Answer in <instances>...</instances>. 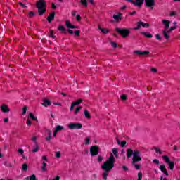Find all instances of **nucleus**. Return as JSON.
Instances as JSON below:
<instances>
[{
	"label": "nucleus",
	"mask_w": 180,
	"mask_h": 180,
	"mask_svg": "<svg viewBox=\"0 0 180 180\" xmlns=\"http://www.w3.org/2000/svg\"><path fill=\"white\" fill-rule=\"evenodd\" d=\"M115 156H113V153H110V157L108 158L107 161H105L104 164L101 166L102 169L105 171L103 174V178L104 180L108 179V175H109V171H111L112 168L115 167Z\"/></svg>",
	"instance_id": "obj_1"
},
{
	"label": "nucleus",
	"mask_w": 180,
	"mask_h": 180,
	"mask_svg": "<svg viewBox=\"0 0 180 180\" xmlns=\"http://www.w3.org/2000/svg\"><path fill=\"white\" fill-rule=\"evenodd\" d=\"M162 23L164 26L163 30L162 31L163 37H165L166 40H169V39H171V36H169V34H167V32H168V29H169V25H171V21L163 19L162 20Z\"/></svg>",
	"instance_id": "obj_2"
},
{
	"label": "nucleus",
	"mask_w": 180,
	"mask_h": 180,
	"mask_svg": "<svg viewBox=\"0 0 180 180\" xmlns=\"http://www.w3.org/2000/svg\"><path fill=\"white\" fill-rule=\"evenodd\" d=\"M36 5H37V8H38L39 15H40L41 16L42 15H44V13L47 11V8H46V1L39 0L37 2Z\"/></svg>",
	"instance_id": "obj_3"
},
{
	"label": "nucleus",
	"mask_w": 180,
	"mask_h": 180,
	"mask_svg": "<svg viewBox=\"0 0 180 180\" xmlns=\"http://www.w3.org/2000/svg\"><path fill=\"white\" fill-rule=\"evenodd\" d=\"M68 127L71 130H79L82 129V124L78 122H70L68 124Z\"/></svg>",
	"instance_id": "obj_4"
},
{
	"label": "nucleus",
	"mask_w": 180,
	"mask_h": 180,
	"mask_svg": "<svg viewBox=\"0 0 180 180\" xmlns=\"http://www.w3.org/2000/svg\"><path fill=\"white\" fill-rule=\"evenodd\" d=\"M141 161V154L139 150H134L133 153L132 163L136 164V162H139Z\"/></svg>",
	"instance_id": "obj_5"
},
{
	"label": "nucleus",
	"mask_w": 180,
	"mask_h": 180,
	"mask_svg": "<svg viewBox=\"0 0 180 180\" xmlns=\"http://www.w3.org/2000/svg\"><path fill=\"white\" fill-rule=\"evenodd\" d=\"M115 31L121 34L122 37L126 38L130 34V31L127 29L116 28Z\"/></svg>",
	"instance_id": "obj_6"
},
{
	"label": "nucleus",
	"mask_w": 180,
	"mask_h": 180,
	"mask_svg": "<svg viewBox=\"0 0 180 180\" xmlns=\"http://www.w3.org/2000/svg\"><path fill=\"white\" fill-rule=\"evenodd\" d=\"M162 159L166 162V164L169 165V167L171 169V171H172V169H174L175 167V164L174 163V162L171 161V160H169V158L167 155L162 156Z\"/></svg>",
	"instance_id": "obj_7"
},
{
	"label": "nucleus",
	"mask_w": 180,
	"mask_h": 180,
	"mask_svg": "<svg viewBox=\"0 0 180 180\" xmlns=\"http://www.w3.org/2000/svg\"><path fill=\"white\" fill-rule=\"evenodd\" d=\"M90 153L93 157L99 154V146H93L90 148Z\"/></svg>",
	"instance_id": "obj_8"
},
{
	"label": "nucleus",
	"mask_w": 180,
	"mask_h": 180,
	"mask_svg": "<svg viewBox=\"0 0 180 180\" xmlns=\"http://www.w3.org/2000/svg\"><path fill=\"white\" fill-rule=\"evenodd\" d=\"M63 130H65L64 126L57 125L53 131V137H57V133H58V131H63Z\"/></svg>",
	"instance_id": "obj_9"
},
{
	"label": "nucleus",
	"mask_w": 180,
	"mask_h": 180,
	"mask_svg": "<svg viewBox=\"0 0 180 180\" xmlns=\"http://www.w3.org/2000/svg\"><path fill=\"white\" fill-rule=\"evenodd\" d=\"M0 109L3 113H8V112H11V108H9V106H8L6 104L3 103L0 106Z\"/></svg>",
	"instance_id": "obj_10"
},
{
	"label": "nucleus",
	"mask_w": 180,
	"mask_h": 180,
	"mask_svg": "<svg viewBox=\"0 0 180 180\" xmlns=\"http://www.w3.org/2000/svg\"><path fill=\"white\" fill-rule=\"evenodd\" d=\"M129 1L135 6H139V8L144 4V0H129Z\"/></svg>",
	"instance_id": "obj_11"
},
{
	"label": "nucleus",
	"mask_w": 180,
	"mask_h": 180,
	"mask_svg": "<svg viewBox=\"0 0 180 180\" xmlns=\"http://www.w3.org/2000/svg\"><path fill=\"white\" fill-rule=\"evenodd\" d=\"M141 26H142V27H146V26L147 27H148V26H150V24H148V23H144V22H141V21L138 22H137V27H135L134 30H139V29H141Z\"/></svg>",
	"instance_id": "obj_12"
},
{
	"label": "nucleus",
	"mask_w": 180,
	"mask_h": 180,
	"mask_svg": "<svg viewBox=\"0 0 180 180\" xmlns=\"http://www.w3.org/2000/svg\"><path fill=\"white\" fill-rule=\"evenodd\" d=\"M145 4L148 8H153L155 5L154 0H145Z\"/></svg>",
	"instance_id": "obj_13"
},
{
	"label": "nucleus",
	"mask_w": 180,
	"mask_h": 180,
	"mask_svg": "<svg viewBox=\"0 0 180 180\" xmlns=\"http://www.w3.org/2000/svg\"><path fill=\"white\" fill-rule=\"evenodd\" d=\"M112 18L115 22H119L120 20H122V14L121 13H117L112 15Z\"/></svg>",
	"instance_id": "obj_14"
},
{
	"label": "nucleus",
	"mask_w": 180,
	"mask_h": 180,
	"mask_svg": "<svg viewBox=\"0 0 180 180\" xmlns=\"http://www.w3.org/2000/svg\"><path fill=\"white\" fill-rule=\"evenodd\" d=\"M65 25L68 29H78V26L73 25L70 21H65Z\"/></svg>",
	"instance_id": "obj_15"
},
{
	"label": "nucleus",
	"mask_w": 180,
	"mask_h": 180,
	"mask_svg": "<svg viewBox=\"0 0 180 180\" xmlns=\"http://www.w3.org/2000/svg\"><path fill=\"white\" fill-rule=\"evenodd\" d=\"M45 131L46 134H48V136L46 137V140L50 141V140H51V130L46 129H45Z\"/></svg>",
	"instance_id": "obj_16"
},
{
	"label": "nucleus",
	"mask_w": 180,
	"mask_h": 180,
	"mask_svg": "<svg viewBox=\"0 0 180 180\" xmlns=\"http://www.w3.org/2000/svg\"><path fill=\"white\" fill-rule=\"evenodd\" d=\"M160 170L166 175V176H168V172H167V169L165 168V165H161L159 167Z\"/></svg>",
	"instance_id": "obj_17"
},
{
	"label": "nucleus",
	"mask_w": 180,
	"mask_h": 180,
	"mask_svg": "<svg viewBox=\"0 0 180 180\" xmlns=\"http://www.w3.org/2000/svg\"><path fill=\"white\" fill-rule=\"evenodd\" d=\"M90 143H91V137L90 136H86V138L84 139L83 144L84 146H89Z\"/></svg>",
	"instance_id": "obj_18"
},
{
	"label": "nucleus",
	"mask_w": 180,
	"mask_h": 180,
	"mask_svg": "<svg viewBox=\"0 0 180 180\" xmlns=\"http://www.w3.org/2000/svg\"><path fill=\"white\" fill-rule=\"evenodd\" d=\"M18 153H19V154H20V155L23 158V160H27V157H26V155H25V150H23V149L19 148Z\"/></svg>",
	"instance_id": "obj_19"
},
{
	"label": "nucleus",
	"mask_w": 180,
	"mask_h": 180,
	"mask_svg": "<svg viewBox=\"0 0 180 180\" xmlns=\"http://www.w3.org/2000/svg\"><path fill=\"white\" fill-rule=\"evenodd\" d=\"M41 169L43 171V172H47V163H46V162H42Z\"/></svg>",
	"instance_id": "obj_20"
},
{
	"label": "nucleus",
	"mask_w": 180,
	"mask_h": 180,
	"mask_svg": "<svg viewBox=\"0 0 180 180\" xmlns=\"http://www.w3.org/2000/svg\"><path fill=\"white\" fill-rule=\"evenodd\" d=\"M56 13L54 12L51 13L47 18L48 22H51L53 19H54V16H55Z\"/></svg>",
	"instance_id": "obj_21"
},
{
	"label": "nucleus",
	"mask_w": 180,
	"mask_h": 180,
	"mask_svg": "<svg viewBox=\"0 0 180 180\" xmlns=\"http://www.w3.org/2000/svg\"><path fill=\"white\" fill-rule=\"evenodd\" d=\"M134 151H133V150L129 148L127 149V158H130V157H131L134 154Z\"/></svg>",
	"instance_id": "obj_22"
},
{
	"label": "nucleus",
	"mask_w": 180,
	"mask_h": 180,
	"mask_svg": "<svg viewBox=\"0 0 180 180\" xmlns=\"http://www.w3.org/2000/svg\"><path fill=\"white\" fill-rule=\"evenodd\" d=\"M98 30H101V32H103V34H107V33H109V29L101 28V25H98Z\"/></svg>",
	"instance_id": "obj_23"
},
{
	"label": "nucleus",
	"mask_w": 180,
	"mask_h": 180,
	"mask_svg": "<svg viewBox=\"0 0 180 180\" xmlns=\"http://www.w3.org/2000/svg\"><path fill=\"white\" fill-rule=\"evenodd\" d=\"M141 34H143L145 37H148V39H151L153 37V34L150 32H141Z\"/></svg>",
	"instance_id": "obj_24"
},
{
	"label": "nucleus",
	"mask_w": 180,
	"mask_h": 180,
	"mask_svg": "<svg viewBox=\"0 0 180 180\" xmlns=\"http://www.w3.org/2000/svg\"><path fill=\"white\" fill-rule=\"evenodd\" d=\"M40 150V146H39V143H34V148L32 150V153H37Z\"/></svg>",
	"instance_id": "obj_25"
},
{
	"label": "nucleus",
	"mask_w": 180,
	"mask_h": 180,
	"mask_svg": "<svg viewBox=\"0 0 180 180\" xmlns=\"http://www.w3.org/2000/svg\"><path fill=\"white\" fill-rule=\"evenodd\" d=\"M55 155L56 158H61L63 157V153L60 150L55 151Z\"/></svg>",
	"instance_id": "obj_26"
},
{
	"label": "nucleus",
	"mask_w": 180,
	"mask_h": 180,
	"mask_svg": "<svg viewBox=\"0 0 180 180\" xmlns=\"http://www.w3.org/2000/svg\"><path fill=\"white\" fill-rule=\"evenodd\" d=\"M24 180H37V179L36 178V175L32 174L30 176L25 177Z\"/></svg>",
	"instance_id": "obj_27"
},
{
	"label": "nucleus",
	"mask_w": 180,
	"mask_h": 180,
	"mask_svg": "<svg viewBox=\"0 0 180 180\" xmlns=\"http://www.w3.org/2000/svg\"><path fill=\"white\" fill-rule=\"evenodd\" d=\"M84 117H86V119H88L89 120H91V114H89L88 110H84Z\"/></svg>",
	"instance_id": "obj_28"
},
{
	"label": "nucleus",
	"mask_w": 180,
	"mask_h": 180,
	"mask_svg": "<svg viewBox=\"0 0 180 180\" xmlns=\"http://www.w3.org/2000/svg\"><path fill=\"white\" fill-rule=\"evenodd\" d=\"M175 29H176V26L170 27V28L168 29L167 32H166L167 34H169V33H171V32H173V30H175Z\"/></svg>",
	"instance_id": "obj_29"
},
{
	"label": "nucleus",
	"mask_w": 180,
	"mask_h": 180,
	"mask_svg": "<svg viewBox=\"0 0 180 180\" xmlns=\"http://www.w3.org/2000/svg\"><path fill=\"white\" fill-rule=\"evenodd\" d=\"M29 117H30V119H32V120H36V122H39V120H37V117H36L34 116V115H33V113H32V112H30V114H29Z\"/></svg>",
	"instance_id": "obj_30"
},
{
	"label": "nucleus",
	"mask_w": 180,
	"mask_h": 180,
	"mask_svg": "<svg viewBox=\"0 0 180 180\" xmlns=\"http://www.w3.org/2000/svg\"><path fill=\"white\" fill-rule=\"evenodd\" d=\"M72 103H73L75 106H77V105H81V103H82V99H79L76 101H73Z\"/></svg>",
	"instance_id": "obj_31"
},
{
	"label": "nucleus",
	"mask_w": 180,
	"mask_h": 180,
	"mask_svg": "<svg viewBox=\"0 0 180 180\" xmlns=\"http://www.w3.org/2000/svg\"><path fill=\"white\" fill-rule=\"evenodd\" d=\"M43 106H45V108H47L49 105H50V101L45 99L44 100V103H42Z\"/></svg>",
	"instance_id": "obj_32"
},
{
	"label": "nucleus",
	"mask_w": 180,
	"mask_h": 180,
	"mask_svg": "<svg viewBox=\"0 0 180 180\" xmlns=\"http://www.w3.org/2000/svg\"><path fill=\"white\" fill-rule=\"evenodd\" d=\"M58 30H60V32H62V33H65V32L67 31L63 25H59Z\"/></svg>",
	"instance_id": "obj_33"
},
{
	"label": "nucleus",
	"mask_w": 180,
	"mask_h": 180,
	"mask_svg": "<svg viewBox=\"0 0 180 180\" xmlns=\"http://www.w3.org/2000/svg\"><path fill=\"white\" fill-rule=\"evenodd\" d=\"M80 3L84 6V8H86V6H88V2L86 0H81Z\"/></svg>",
	"instance_id": "obj_34"
},
{
	"label": "nucleus",
	"mask_w": 180,
	"mask_h": 180,
	"mask_svg": "<svg viewBox=\"0 0 180 180\" xmlns=\"http://www.w3.org/2000/svg\"><path fill=\"white\" fill-rule=\"evenodd\" d=\"M22 171H24L25 172H26V171H27V168H29V166L27 165V164L24 163L22 165Z\"/></svg>",
	"instance_id": "obj_35"
},
{
	"label": "nucleus",
	"mask_w": 180,
	"mask_h": 180,
	"mask_svg": "<svg viewBox=\"0 0 180 180\" xmlns=\"http://www.w3.org/2000/svg\"><path fill=\"white\" fill-rule=\"evenodd\" d=\"M134 54H136V56H141L142 51L135 50V51H134Z\"/></svg>",
	"instance_id": "obj_36"
},
{
	"label": "nucleus",
	"mask_w": 180,
	"mask_h": 180,
	"mask_svg": "<svg viewBox=\"0 0 180 180\" xmlns=\"http://www.w3.org/2000/svg\"><path fill=\"white\" fill-rule=\"evenodd\" d=\"M34 15H36V13H34V11H28L27 15H28L30 18H33V16H34Z\"/></svg>",
	"instance_id": "obj_37"
},
{
	"label": "nucleus",
	"mask_w": 180,
	"mask_h": 180,
	"mask_svg": "<svg viewBox=\"0 0 180 180\" xmlns=\"http://www.w3.org/2000/svg\"><path fill=\"white\" fill-rule=\"evenodd\" d=\"M170 16H176L178 15V12L175 11H172L169 14Z\"/></svg>",
	"instance_id": "obj_38"
},
{
	"label": "nucleus",
	"mask_w": 180,
	"mask_h": 180,
	"mask_svg": "<svg viewBox=\"0 0 180 180\" xmlns=\"http://www.w3.org/2000/svg\"><path fill=\"white\" fill-rule=\"evenodd\" d=\"M112 153H113L114 155H115L116 158L118 157L117 148H112Z\"/></svg>",
	"instance_id": "obj_39"
},
{
	"label": "nucleus",
	"mask_w": 180,
	"mask_h": 180,
	"mask_svg": "<svg viewBox=\"0 0 180 180\" xmlns=\"http://www.w3.org/2000/svg\"><path fill=\"white\" fill-rule=\"evenodd\" d=\"M110 44L112 47H113L114 49H116V47H117V44L113 41H110Z\"/></svg>",
	"instance_id": "obj_40"
},
{
	"label": "nucleus",
	"mask_w": 180,
	"mask_h": 180,
	"mask_svg": "<svg viewBox=\"0 0 180 180\" xmlns=\"http://www.w3.org/2000/svg\"><path fill=\"white\" fill-rule=\"evenodd\" d=\"M148 54H150V51H142V54L141 56H148Z\"/></svg>",
	"instance_id": "obj_41"
},
{
	"label": "nucleus",
	"mask_w": 180,
	"mask_h": 180,
	"mask_svg": "<svg viewBox=\"0 0 180 180\" xmlns=\"http://www.w3.org/2000/svg\"><path fill=\"white\" fill-rule=\"evenodd\" d=\"M81 109H82V107H81V106L77 107L76 108V110H75L74 114L77 115V113H78V112H79V110H81Z\"/></svg>",
	"instance_id": "obj_42"
},
{
	"label": "nucleus",
	"mask_w": 180,
	"mask_h": 180,
	"mask_svg": "<svg viewBox=\"0 0 180 180\" xmlns=\"http://www.w3.org/2000/svg\"><path fill=\"white\" fill-rule=\"evenodd\" d=\"M154 150H155V153H158V154H162L161 149H160L158 148H154Z\"/></svg>",
	"instance_id": "obj_43"
},
{
	"label": "nucleus",
	"mask_w": 180,
	"mask_h": 180,
	"mask_svg": "<svg viewBox=\"0 0 180 180\" xmlns=\"http://www.w3.org/2000/svg\"><path fill=\"white\" fill-rule=\"evenodd\" d=\"M42 161H44V162H49V158H47V156L43 155L42 156Z\"/></svg>",
	"instance_id": "obj_44"
},
{
	"label": "nucleus",
	"mask_w": 180,
	"mask_h": 180,
	"mask_svg": "<svg viewBox=\"0 0 180 180\" xmlns=\"http://www.w3.org/2000/svg\"><path fill=\"white\" fill-rule=\"evenodd\" d=\"M81 19H82L81 15H79V14H77L76 15V20H77V22H81Z\"/></svg>",
	"instance_id": "obj_45"
},
{
	"label": "nucleus",
	"mask_w": 180,
	"mask_h": 180,
	"mask_svg": "<svg viewBox=\"0 0 180 180\" xmlns=\"http://www.w3.org/2000/svg\"><path fill=\"white\" fill-rule=\"evenodd\" d=\"M142 178H143V173L139 172L138 173V180H141Z\"/></svg>",
	"instance_id": "obj_46"
},
{
	"label": "nucleus",
	"mask_w": 180,
	"mask_h": 180,
	"mask_svg": "<svg viewBox=\"0 0 180 180\" xmlns=\"http://www.w3.org/2000/svg\"><path fill=\"white\" fill-rule=\"evenodd\" d=\"M31 140L34 143V144H36V143H37V137H36V136H32Z\"/></svg>",
	"instance_id": "obj_47"
},
{
	"label": "nucleus",
	"mask_w": 180,
	"mask_h": 180,
	"mask_svg": "<svg viewBox=\"0 0 180 180\" xmlns=\"http://www.w3.org/2000/svg\"><path fill=\"white\" fill-rule=\"evenodd\" d=\"M153 162L154 164H156V165H160V160H157V159H154V160H153Z\"/></svg>",
	"instance_id": "obj_48"
},
{
	"label": "nucleus",
	"mask_w": 180,
	"mask_h": 180,
	"mask_svg": "<svg viewBox=\"0 0 180 180\" xmlns=\"http://www.w3.org/2000/svg\"><path fill=\"white\" fill-rule=\"evenodd\" d=\"M71 15H72V16H77V11H75V10H72V11H71Z\"/></svg>",
	"instance_id": "obj_49"
},
{
	"label": "nucleus",
	"mask_w": 180,
	"mask_h": 180,
	"mask_svg": "<svg viewBox=\"0 0 180 180\" xmlns=\"http://www.w3.org/2000/svg\"><path fill=\"white\" fill-rule=\"evenodd\" d=\"M150 71H151V72H153V74H157V72H158L157 69H156V68H151V69H150Z\"/></svg>",
	"instance_id": "obj_50"
},
{
	"label": "nucleus",
	"mask_w": 180,
	"mask_h": 180,
	"mask_svg": "<svg viewBox=\"0 0 180 180\" xmlns=\"http://www.w3.org/2000/svg\"><path fill=\"white\" fill-rule=\"evenodd\" d=\"M155 36L157 40H161V39H162V37H161V35H160L159 34H156Z\"/></svg>",
	"instance_id": "obj_51"
},
{
	"label": "nucleus",
	"mask_w": 180,
	"mask_h": 180,
	"mask_svg": "<svg viewBox=\"0 0 180 180\" xmlns=\"http://www.w3.org/2000/svg\"><path fill=\"white\" fill-rule=\"evenodd\" d=\"M120 98L122 101H126V99L127 98V97L124 94L121 95Z\"/></svg>",
	"instance_id": "obj_52"
},
{
	"label": "nucleus",
	"mask_w": 180,
	"mask_h": 180,
	"mask_svg": "<svg viewBox=\"0 0 180 180\" xmlns=\"http://www.w3.org/2000/svg\"><path fill=\"white\" fill-rule=\"evenodd\" d=\"M136 169H140V165L133 163Z\"/></svg>",
	"instance_id": "obj_53"
},
{
	"label": "nucleus",
	"mask_w": 180,
	"mask_h": 180,
	"mask_svg": "<svg viewBox=\"0 0 180 180\" xmlns=\"http://www.w3.org/2000/svg\"><path fill=\"white\" fill-rule=\"evenodd\" d=\"M27 126H32V121H30V120H27Z\"/></svg>",
	"instance_id": "obj_54"
},
{
	"label": "nucleus",
	"mask_w": 180,
	"mask_h": 180,
	"mask_svg": "<svg viewBox=\"0 0 180 180\" xmlns=\"http://www.w3.org/2000/svg\"><path fill=\"white\" fill-rule=\"evenodd\" d=\"M98 162H102V160H103V158H102V156L99 155L97 158Z\"/></svg>",
	"instance_id": "obj_55"
},
{
	"label": "nucleus",
	"mask_w": 180,
	"mask_h": 180,
	"mask_svg": "<svg viewBox=\"0 0 180 180\" xmlns=\"http://www.w3.org/2000/svg\"><path fill=\"white\" fill-rule=\"evenodd\" d=\"M120 145H121V147H124L126 146V141H122Z\"/></svg>",
	"instance_id": "obj_56"
},
{
	"label": "nucleus",
	"mask_w": 180,
	"mask_h": 180,
	"mask_svg": "<svg viewBox=\"0 0 180 180\" xmlns=\"http://www.w3.org/2000/svg\"><path fill=\"white\" fill-rule=\"evenodd\" d=\"M27 108L24 107V108H23V111H22V115L26 114V112H27Z\"/></svg>",
	"instance_id": "obj_57"
},
{
	"label": "nucleus",
	"mask_w": 180,
	"mask_h": 180,
	"mask_svg": "<svg viewBox=\"0 0 180 180\" xmlns=\"http://www.w3.org/2000/svg\"><path fill=\"white\" fill-rule=\"evenodd\" d=\"M79 33H81V31L77 30V31L75 32V36H79Z\"/></svg>",
	"instance_id": "obj_58"
},
{
	"label": "nucleus",
	"mask_w": 180,
	"mask_h": 180,
	"mask_svg": "<svg viewBox=\"0 0 180 180\" xmlns=\"http://www.w3.org/2000/svg\"><path fill=\"white\" fill-rule=\"evenodd\" d=\"M49 37H53L54 39V35H53V30L50 31V35Z\"/></svg>",
	"instance_id": "obj_59"
},
{
	"label": "nucleus",
	"mask_w": 180,
	"mask_h": 180,
	"mask_svg": "<svg viewBox=\"0 0 180 180\" xmlns=\"http://www.w3.org/2000/svg\"><path fill=\"white\" fill-rule=\"evenodd\" d=\"M3 121L4 122V123H8V122H9V119H8V118H4V119L3 120Z\"/></svg>",
	"instance_id": "obj_60"
},
{
	"label": "nucleus",
	"mask_w": 180,
	"mask_h": 180,
	"mask_svg": "<svg viewBox=\"0 0 180 180\" xmlns=\"http://www.w3.org/2000/svg\"><path fill=\"white\" fill-rule=\"evenodd\" d=\"M122 168H123L124 171H129V168H127V167H126V166H122Z\"/></svg>",
	"instance_id": "obj_61"
},
{
	"label": "nucleus",
	"mask_w": 180,
	"mask_h": 180,
	"mask_svg": "<svg viewBox=\"0 0 180 180\" xmlns=\"http://www.w3.org/2000/svg\"><path fill=\"white\" fill-rule=\"evenodd\" d=\"M20 6H22V8H27V6H26V5L23 4L22 3H20Z\"/></svg>",
	"instance_id": "obj_62"
},
{
	"label": "nucleus",
	"mask_w": 180,
	"mask_h": 180,
	"mask_svg": "<svg viewBox=\"0 0 180 180\" xmlns=\"http://www.w3.org/2000/svg\"><path fill=\"white\" fill-rule=\"evenodd\" d=\"M74 106H75V105H73V103H72V105L70 106V110L72 111L74 110Z\"/></svg>",
	"instance_id": "obj_63"
},
{
	"label": "nucleus",
	"mask_w": 180,
	"mask_h": 180,
	"mask_svg": "<svg viewBox=\"0 0 180 180\" xmlns=\"http://www.w3.org/2000/svg\"><path fill=\"white\" fill-rule=\"evenodd\" d=\"M116 140H117V144H118L119 146H120L121 142H120V140H119V138H117Z\"/></svg>",
	"instance_id": "obj_64"
}]
</instances>
